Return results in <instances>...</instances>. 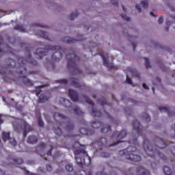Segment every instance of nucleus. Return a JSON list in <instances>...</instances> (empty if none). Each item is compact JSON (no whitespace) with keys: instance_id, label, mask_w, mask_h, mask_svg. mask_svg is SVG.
<instances>
[{"instance_id":"33","label":"nucleus","mask_w":175,"mask_h":175,"mask_svg":"<svg viewBox=\"0 0 175 175\" xmlns=\"http://www.w3.org/2000/svg\"><path fill=\"white\" fill-rule=\"evenodd\" d=\"M98 103L100 106H106L107 105V101L106 100V98H103L101 100H98Z\"/></svg>"},{"instance_id":"26","label":"nucleus","mask_w":175,"mask_h":175,"mask_svg":"<svg viewBox=\"0 0 175 175\" xmlns=\"http://www.w3.org/2000/svg\"><path fill=\"white\" fill-rule=\"evenodd\" d=\"M9 139H10V133L3 132L2 139L3 142H6V140H9Z\"/></svg>"},{"instance_id":"45","label":"nucleus","mask_w":175,"mask_h":175,"mask_svg":"<svg viewBox=\"0 0 175 175\" xmlns=\"http://www.w3.org/2000/svg\"><path fill=\"white\" fill-rule=\"evenodd\" d=\"M26 169H27V168L23 167V170H25V172H26V174H27V175H38V174H34V173H32V172H29V171H28V170H26Z\"/></svg>"},{"instance_id":"40","label":"nucleus","mask_w":175,"mask_h":175,"mask_svg":"<svg viewBox=\"0 0 175 175\" xmlns=\"http://www.w3.org/2000/svg\"><path fill=\"white\" fill-rule=\"evenodd\" d=\"M77 16H79V13H71V14L70 15V20H75V18H76V17H77Z\"/></svg>"},{"instance_id":"62","label":"nucleus","mask_w":175,"mask_h":175,"mask_svg":"<svg viewBox=\"0 0 175 175\" xmlns=\"http://www.w3.org/2000/svg\"><path fill=\"white\" fill-rule=\"evenodd\" d=\"M150 16L155 17V14H154V12H150Z\"/></svg>"},{"instance_id":"37","label":"nucleus","mask_w":175,"mask_h":175,"mask_svg":"<svg viewBox=\"0 0 175 175\" xmlns=\"http://www.w3.org/2000/svg\"><path fill=\"white\" fill-rule=\"evenodd\" d=\"M98 142L101 144V146H103V144L107 143V139L105 137H101Z\"/></svg>"},{"instance_id":"32","label":"nucleus","mask_w":175,"mask_h":175,"mask_svg":"<svg viewBox=\"0 0 175 175\" xmlns=\"http://www.w3.org/2000/svg\"><path fill=\"white\" fill-rule=\"evenodd\" d=\"M14 29H16V31H20L21 32H25V29L21 25H16L14 27Z\"/></svg>"},{"instance_id":"35","label":"nucleus","mask_w":175,"mask_h":175,"mask_svg":"<svg viewBox=\"0 0 175 175\" xmlns=\"http://www.w3.org/2000/svg\"><path fill=\"white\" fill-rule=\"evenodd\" d=\"M145 59V66L146 69H148V68H151V65L150 64V60H148V58L144 57Z\"/></svg>"},{"instance_id":"28","label":"nucleus","mask_w":175,"mask_h":175,"mask_svg":"<svg viewBox=\"0 0 175 175\" xmlns=\"http://www.w3.org/2000/svg\"><path fill=\"white\" fill-rule=\"evenodd\" d=\"M13 162L14 165H22V163H24V161L21 158L14 159Z\"/></svg>"},{"instance_id":"63","label":"nucleus","mask_w":175,"mask_h":175,"mask_svg":"<svg viewBox=\"0 0 175 175\" xmlns=\"http://www.w3.org/2000/svg\"><path fill=\"white\" fill-rule=\"evenodd\" d=\"M122 8L123 9L124 12H126V8H125V6L122 5Z\"/></svg>"},{"instance_id":"31","label":"nucleus","mask_w":175,"mask_h":175,"mask_svg":"<svg viewBox=\"0 0 175 175\" xmlns=\"http://www.w3.org/2000/svg\"><path fill=\"white\" fill-rule=\"evenodd\" d=\"M38 125L40 126V128H43L44 126V123L43 122V120H42V117H38Z\"/></svg>"},{"instance_id":"52","label":"nucleus","mask_w":175,"mask_h":175,"mask_svg":"<svg viewBox=\"0 0 175 175\" xmlns=\"http://www.w3.org/2000/svg\"><path fill=\"white\" fill-rule=\"evenodd\" d=\"M3 43V38L0 36V46ZM0 53H2V49L0 48Z\"/></svg>"},{"instance_id":"1","label":"nucleus","mask_w":175,"mask_h":175,"mask_svg":"<svg viewBox=\"0 0 175 175\" xmlns=\"http://www.w3.org/2000/svg\"><path fill=\"white\" fill-rule=\"evenodd\" d=\"M156 144L152 145L148 139H144V150L148 157L155 159V157L158 155L163 161H166V157L159 151V150H163L165 147H167V143L162 138L157 137L154 139Z\"/></svg>"},{"instance_id":"39","label":"nucleus","mask_w":175,"mask_h":175,"mask_svg":"<svg viewBox=\"0 0 175 175\" xmlns=\"http://www.w3.org/2000/svg\"><path fill=\"white\" fill-rule=\"evenodd\" d=\"M100 155L103 158H109V157H110V153L103 152L100 153Z\"/></svg>"},{"instance_id":"11","label":"nucleus","mask_w":175,"mask_h":175,"mask_svg":"<svg viewBox=\"0 0 175 175\" xmlns=\"http://www.w3.org/2000/svg\"><path fill=\"white\" fill-rule=\"evenodd\" d=\"M133 127L139 136H143V126L137 120L133 122Z\"/></svg>"},{"instance_id":"10","label":"nucleus","mask_w":175,"mask_h":175,"mask_svg":"<svg viewBox=\"0 0 175 175\" xmlns=\"http://www.w3.org/2000/svg\"><path fill=\"white\" fill-rule=\"evenodd\" d=\"M117 136L116 139H118L116 142H113L111 144V146H117V144H120L121 143V139H124L125 136H126V131L122 130L118 135L117 133H114L112 135V137H116Z\"/></svg>"},{"instance_id":"13","label":"nucleus","mask_w":175,"mask_h":175,"mask_svg":"<svg viewBox=\"0 0 175 175\" xmlns=\"http://www.w3.org/2000/svg\"><path fill=\"white\" fill-rule=\"evenodd\" d=\"M68 96L73 102H77L79 100V94L72 89L68 90Z\"/></svg>"},{"instance_id":"19","label":"nucleus","mask_w":175,"mask_h":175,"mask_svg":"<svg viewBox=\"0 0 175 175\" xmlns=\"http://www.w3.org/2000/svg\"><path fill=\"white\" fill-rule=\"evenodd\" d=\"M27 143L29 144H36V143H38V137L35 136V135H29L27 137Z\"/></svg>"},{"instance_id":"30","label":"nucleus","mask_w":175,"mask_h":175,"mask_svg":"<svg viewBox=\"0 0 175 175\" xmlns=\"http://www.w3.org/2000/svg\"><path fill=\"white\" fill-rule=\"evenodd\" d=\"M143 118L146 121V122H150V121H151V118L147 113H143Z\"/></svg>"},{"instance_id":"18","label":"nucleus","mask_w":175,"mask_h":175,"mask_svg":"<svg viewBox=\"0 0 175 175\" xmlns=\"http://www.w3.org/2000/svg\"><path fill=\"white\" fill-rule=\"evenodd\" d=\"M71 85L75 88H81V83H79V79L70 78Z\"/></svg>"},{"instance_id":"38","label":"nucleus","mask_w":175,"mask_h":175,"mask_svg":"<svg viewBox=\"0 0 175 175\" xmlns=\"http://www.w3.org/2000/svg\"><path fill=\"white\" fill-rule=\"evenodd\" d=\"M9 140L12 146H17V141L14 138H10Z\"/></svg>"},{"instance_id":"43","label":"nucleus","mask_w":175,"mask_h":175,"mask_svg":"<svg viewBox=\"0 0 175 175\" xmlns=\"http://www.w3.org/2000/svg\"><path fill=\"white\" fill-rule=\"evenodd\" d=\"M122 18L123 20H125L126 21H131V18L129 16H126V15H121Z\"/></svg>"},{"instance_id":"21","label":"nucleus","mask_w":175,"mask_h":175,"mask_svg":"<svg viewBox=\"0 0 175 175\" xmlns=\"http://www.w3.org/2000/svg\"><path fill=\"white\" fill-rule=\"evenodd\" d=\"M73 113L77 116H83V111L80 109L77 105H75L72 107Z\"/></svg>"},{"instance_id":"9","label":"nucleus","mask_w":175,"mask_h":175,"mask_svg":"<svg viewBox=\"0 0 175 175\" xmlns=\"http://www.w3.org/2000/svg\"><path fill=\"white\" fill-rule=\"evenodd\" d=\"M18 62L21 65V66H23V65H25L27 63L31 64V65H34V66H36L38 65V62L35 59H32V56L31 54H29L27 57H20L18 59Z\"/></svg>"},{"instance_id":"53","label":"nucleus","mask_w":175,"mask_h":175,"mask_svg":"<svg viewBox=\"0 0 175 175\" xmlns=\"http://www.w3.org/2000/svg\"><path fill=\"white\" fill-rule=\"evenodd\" d=\"M150 165L151 167L153 168V169H155V167H157V163L156 162H152L150 163Z\"/></svg>"},{"instance_id":"24","label":"nucleus","mask_w":175,"mask_h":175,"mask_svg":"<svg viewBox=\"0 0 175 175\" xmlns=\"http://www.w3.org/2000/svg\"><path fill=\"white\" fill-rule=\"evenodd\" d=\"M159 111H165V113H167L168 116H172V111H170V109L167 107H159Z\"/></svg>"},{"instance_id":"27","label":"nucleus","mask_w":175,"mask_h":175,"mask_svg":"<svg viewBox=\"0 0 175 175\" xmlns=\"http://www.w3.org/2000/svg\"><path fill=\"white\" fill-rule=\"evenodd\" d=\"M38 35L40 36H42V38H44V39H46V40H50V38L47 36V33L43 31H39Z\"/></svg>"},{"instance_id":"60","label":"nucleus","mask_w":175,"mask_h":175,"mask_svg":"<svg viewBox=\"0 0 175 175\" xmlns=\"http://www.w3.org/2000/svg\"><path fill=\"white\" fill-rule=\"evenodd\" d=\"M0 175H5V172L0 169Z\"/></svg>"},{"instance_id":"42","label":"nucleus","mask_w":175,"mask_h":175,"mask_svg":"<svg viewBox=\"0 0 175 175\" xmlns=\"http://www.w3.org/2000/svg\"><path fill=\"white\" fill-rule=\"evenodd\" d=\"M37 96H39L42 93V89L40 88H37L36 90Z\"/></svg>"},{"instance_id":"44","label":"nucleus","mask_w":175,"mask_h":175,"mask_svg":"<svg viewBox=\"0 0 175 175\" xmlns=\"http://www.w3.org/2000/svg\"><path fill=\"white\" fill-rule=\"evenodd\" d=\"M105 113L106 114V117L108 118L109 120H110L112 122L114 121V119L113 118V117H111V116H110V114H109L107 112H106V111H105Z\"/></svg>"},{"instance_id":"29","label":"nucleus","mask_w":175,"mask_h":175,"mask_svg":"<svg viewBox=\"0 0 175 175\" xmlns=\"http://www.w3.org/2000/svg\"><path fill=\"white\" fill-rule=\"evenodd\" d=\"M44 148H46V144L43 142L36 147V151H38V150H44Z\"/></svg>"},{"instance_id":"17","label":"nucleus","mask_w":175,"mask_h":175,"mask_svg":"<svg viewBox=\"0 0 175 175\" xmlns=\"http://www.w3.org/2000/svg\"><path fill=\"white\" fill-rule=\"evenodd\" d=\"M101 56L103 61V65L106 66V68H108V69H114V64H109V61H107V59H106L103 55H101Z\"/></svg>"},{"instance_id":"51","label":"nucleus","mask_w":175,"mask_h":175,"mask_svg":"<svg viewBox=\"0 0 175 175\" xmlns=\"http://www.w3.org/2000/svg\"><path fill=\"white\" fill-rule=\"evenodd\" d=\"M162 23H163V17L160 16L158 19V23L159 24H162Z\"/></svg>"},{"instance_id":"23","label":"nucleus","mask_w":175,"mask_h":175,"mask_svg":"<svg viewBox=\"0 0 175 175\" xmlns=\"http://www.w3.org/2000/svg\"><path fill=\"white\" fill-rule=\"evenodd\" d=\"M63 103V106L66 108L72 107V103H70V100L66 99V98H62Z\"/></svg>"},{"instance_id":"2","label":"nucleus","mask_w":175,"mask_h":175,"mask_svg":"<svg viewBox=\"0 0 175 175\" xmlns=\"http://www.w3.org/2000/svg\"><path fill=\"white\" fill-rule=\"evenodd\" d=\"M53 118L57 124L54 125L53 127V132L57 136H61L62 135V130L61 128L58 126V124L61 125V124H66L65 130L67 133V135L64 136V137H75V135L73 133V129H75V124L73 122L70 121L69 118L66 117L65 115L59 113H55L53 114Z\"/></svg>"},{"instance_id":"25","label":"nucleus","mask_w":175,"mask_h":175,"mask_svg":"<svg viewBox=\"0 0 175 175\" xmlns=\"http://www.w3.org/2000/svg\"><path fill=\"white\" fill-rule=\"evenodd\" d=\"M163 172L166 175H174V173L173 172H172V170L170 169V167H169L167 166H164Z\"/></svg>"},{"instance_id":"4","label":"nucleus","mask_w":175,"mask_h":175,"mask_svg":"<svg viewBox=\"0 0 175 175\" xmlns=\"http://www.w3.org/2000/svg\"><path fill=\"white\" fill-rule=\"evenodd\" d=\"M51 50V51H55L52 55V59L55 62L61 61L64 54L66 53V49L61 47L60 46H48L47 49L38 48L36 49V55H38L40 59H42L44 55H46V52Z\"/></svg>"},{"instance_id":"56","label":"nucleus","mask_w":175,"mask_h":175,"mask_svg":"<svg viewBox=\"0 0 175 175\" xmlns=\"http://www.w3.org/2000/svg\"><path fill=\"white\" fill-rule=\"evenodd\" d=\"M38 172H41V173H43V168H42V167H39Z\"/></svg>"},{"instance_id":"7","label":"nucleus","mask_w":175,"mask_h":175,"mask_svg":"<svg viewBox=\"0 0 175 175\" xmlns=\"http://www.w3.org/2000/svg\"><path fill=\"white\" fill-rule=\"evenodd\" d=\"M103 124H102V122L100 121H93L91 123L92 128H94V129H98V128L101 127L100 131L101 133H107V132H111V126L109 124H106L105 126H103Z\"/></svg>"},{"instance_id":"47","label":"nucleus","mask_w":175,"mask_h":175,"mask_svg":"<svg viewBox=\"0 0 175 175\" xmlns=\"http://www.w3.org/2000/svg\"><path fill=\"white\" fill-rule=\"evenodd\" d=\"M135 9H137L139 13H142V8L139 4L135 5Z\"/></svg>"},{"instance_id":"64","label":"nucleus","mask_w":175,"mask_h":175,"mask_svg":"<svg viewBox=\"0 0 175 175\" xmlns=\"http://www.w3.org/2000/svg\"><path fill=\"white\" fill-rule=\"evenodd\" d=\"M133 47V50H135V49H136V44H132Z\"/></svg>"},{"instance_id":"57","label":"nucleus","mask_w":175,"mask_h":175,"mask_svg":"<svg viewBox=\"0 0 175 175\" xmlns=\"http://www.w3.org/2000/svg\"><path fill=\"white\" fill-rule=\"evenodd\" d=\"M170 24H171L170 21H167L165 23V25H167V27H170Z\"/></svg>"},{"instance_id":"49","label":"nucleus","mask_w":175,"mask_h":175,"mask_svg":"<svg viewBox=\"0 0 175 175\" xmlns=\"http://www.w3.org/2000/svg\"><path fill=\"white\" fill-rule=\"evenodd\" d=\"M53 147H51V148H50V150H49L48 151H47V152H46V154L48 155V156H51V154H52V152H53Z\"/></svg>"},{"instance_id":"36","label":"nucleus","mask_w":175,"mask_h":175,"mask_svg":"<svg viewBox=\"0 0 175 175\" xmlns=\"http://www.w3.org/2000/svg\"><path fill=\"white\" fill-rule=\"evenodd\" d=\"M66 170H67V172H73V165H72L70 164L66 165Z\"/></svg>"},{"instance_id":"5","label":"nucleus","mask_w":175,"mask_h":175,"mask_svg":"<svg viewBox=\"0 0 175 175\" xmlns=\"http://www.w3.org/2000/svg\"><path fill=\"white\" fill-rule=\"evenodd\" d=\"M67 59V68L72 75H80L81 70L79 68L78 64L80 62V57L76 55L75 51L66 55Z\"/></svg>"},{"instance_id":"54","label":"nucleus","mask_w":175,"mask_h":175,"mask_svg":"<svg viewBox=\"0 0 175 175\" xmlns=\"http://www.w3.org/2000/svg\"><path fill=\"white\" fill-rule=\"evenodd\" d=\"M142 87L143 88H144L145 90H148V86L147 85V84H146L145 83H142Z\"/></svg>"},{"instance_id":"14","label":"nucleus","mask_w":175,"mask_h":175,"mask_svg":"<svg viewBox=\"0 0 175 175\" xmlns=\"http://www.w3.org/2000/svg\"><path fill=\"white\" fill-rule=\"evenodd\" d=\"M137 175H151V173L148 170H146V168L139 166L137 168Z\"/></svg>"},{"instance_id":"55","label":"nucleus","mask_w":175,"mask_h":175,"mask_svg":"<svg viewBox=\"0 0 175 175\" xmlns=\"http://www.w3.org/2000/svg\"><path fill=\"white\" fill-rule=\"evenodd\" d=\"M130 72L131 73H135V72H136V70L135 68H130Z\"/></svg>"},{"instance_id":"20","label":"nucleus","mask_w":175,"mask_h":175,"mask_svg":"<svg viewBox=\"0 0 175 175\" xmlns=\"http://www.w3.org/2000/svg\"><path fill=\"white\" fill-rule=\"evenodd\" d=\"M50 99V97L47 96L46 94H42L38 97V103H44Z\"/></svg>"},{"instance_id":"41","label":"nucleus","mask_w":175,"mask_h":175,"mask_svg":"<svg viewBox=\"0 0 175 175\" xmlns=\"http://www.w3.org/2000/svg\"><path fill=\"white\" fill-rule=\"evenodd\" d=\"M57 81H58V83H60V84H64L65 85H66V84H68V80L67 79H60Z\"/></svg>"},{"instance_id":"59","label":"nucleus","mask_w":175,"mask_h":175,"mask_svg":"<svg viewBox=\"0 0 175 175\" xmlns=\"http://www.w3.org/2000/svg\"><path fill=\"white\" fill-rule=\"evenodd\" d=\"M35 27H40L41 28H46V27L43 26V25H34Z\"/></svg>"},{"instance_id":"6","label":"nucleus","mask_w":175,"mask_h":175,"mask_svg":"<svg viewBox=\"0 0 175 175\" xmlns=\"http://www.w3.org/2000/svg\"><path fill=\"white\" fill-rule=\"evenodd\" d=\"M75 161L80 167L83 166H90L91 165V157L84 149H77L75 150Z\"/></svg>"},{"instance_id":"34","label":"nucleus","mask_w":175,"mask_h":175,"mask_svg":"<svg viewBox=\"0 0 175 175\" xmlns=\"http://www.w3.org/2000/svg\"><path fill=\"white\" fill-rule=\"evenodd\" d=\"M141 5L144 9H147L148 8V2L147 1H141Z\"/></svg>"},{"instance_id":"50","label":"nucleus","mask_w":175,"mask_h":175,"mask_svg":"<svg viewBox=\"0 0 175 175\" xmlns=\"http://www.w3.org/2000/svg\"><path fill=\"white\" fill-rule=\"evenodd\" d=\"M126 81L127 84H132V79H131V78H129L128 77L126 79Z\"/></svg>"},{"instance_id":"15","label":"nucleus","mask_w":175,"mask_h":175,"mask_svg":"<svg viewBox=\"0 0 175 175\" xmlns=\"http://www.w3.org/2000/svg\"><path fill=\"white\" fill-rule=\"evenodd\" d=\"M79 133H81V135L91 136L94 135V130H91L85 128H81L79 129Z\"/></svg>"},{"instance_id":"16","label":"nucleus","mask_w":175,"mask_h":175,"mask_svg":"<svg viewBox=\"0 0 175 175\" xmlns=\"http://www.w3.org/2000/svg\"><path fill=\"white\" fill-rule=\"evenodd\" d=\"M21 79L23 84L26 85V87H32V85H33V82H32L31 79H28L27 76H23Z\"/></svg>"},{"instance_id":"58","label":"nucleus","mask_w":175,"mask_h":175,"mask_svg":"<svg viewBox=\"0 0 175 175\" xmlns=\"http://www.w3.org/2000/svg\"><path fill=\"white\" fill-rule=\"evenodd\" d=\"M129 101L132 102V103H134V105H136V101H135V100L129 99Z\"/></svg>"},{"instance_id":"61","label":"nucleus","mask_w":175,"mask_h":175,"mask_svg":"<svg viewBox=\"0 0 175 175\" xmlns=\"http://www.w3.org/2000/svg\"><path fill=\"white\" fill-rule=\"evenodd\" d=\"M1 124H3V120L2 119V118L0 116V125Z\"/></svg>"},{"instance_id":"3","label":"nucleus","mask_w":175,"mask_h":175,"mask_svg":"<svg viewBox=\"0 0 175 175\" xmlns=\"http://www.w3.org/2000/svg\"><path fill=\"white\" fill-rule=\"evenodd\" d=\"M129 144H133V146H129L126 149L119 151V155L123 157L125 155L126 158L131 162H140L142 161V157L137 154V147H139V143L137 142V138L135 137L130 139L128 141Z\"/></svg>"},{"instance_id":"8","label":"nucleus","mask_w":175,"mask_h":175,"mask_svg":"<svg viewBox=\"0 0 175 175\" xmlns=\"http://www.w3.org/2000/svg\"><path fill=\"white\" fill-rule=\"evenodd\" d=\"M83 98L85 99L86 103H88L91 105V116H93V117H101L102 112L95 109L94 101H92V100H91V98H90L87 95H83Z\"/></svg>"},{"instance_id":"22","label":"nucleus","mask_w":175,"mask_h":175,"mask_svg":"<svg viewBox=\"0 0 175 175\" xmlns=\"http://www.w3.org/2000/svg\"><path fill=\"white\" fill-rule=\"evenodd\" d=\"M62 40L64 43H75V42H77V40L70 38V37H64L62 38Z\"/></svg>"},{"instance_id":"12","label":"nucleus","mask_w":175,"mask_h":175,"mask_svg":"<svg viewBox=\"0 0 175 175\" xmlns=\"http://www.w3.org/2000/svg\"><path fill=\"white\" fill-rule=\"evenodd\" d=\"M22 128L23 131V136L24 137H27V134L29 133V132H32L33 131V127L31 125L28 124L27 122H24L22 124Z\"/></svg>"},{"instance_id":"46","label":"nucleus","mask_w":175,"mask_h":175,"mask_svg":"<svg viewBox=\"0 0 175 175\" xmlns=\"http://www.w3.org/2000/svg\"><path fill=\"white\" fill-rule=\"evenodd\" d=\"M46 169L47 172H51L53 170V167H51V165H50V164H47L46 165Z\"/></svg>"},{"instance_id":"48","label":"nucleus","mask_w":175,"mask_h":175,"mask_svg":"<svg viewBox=\"0 0 175 175\" xmlns=\"http://www.w3.org/2000/svg\"><path fill=\"white\" fill-rule=\"evenodd\" d=\"M111 3H112V5L114 6H118V1L116 0H111Z\"/></svg>"}]
</instances>
